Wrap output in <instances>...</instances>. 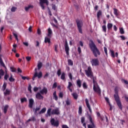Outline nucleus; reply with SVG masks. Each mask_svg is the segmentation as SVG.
<instances>
[{
	"mask_svg": "<svg viewBox=\"0 0 128 128\" xmlns=\"http://www.w3.org/2000/svg\"><path fill=\"white\" fill-rule=\"evenodd\" d=\"M88 119L90 120V122L92 124H88V128H95L96 125H94V121L92 120V116L90 115H88Z\"/></svg>",
	"mask_w": 128,
	"mask_h": 128,
	"instance_id": "obj_8",
	"label": "nucleus"
},
{
	"mask_svg": "<svg viewBox=\"0 0 128 128\" xmlns=\"http://www.w3.org/2000/svg\"><path fill=\"white\" fill-rule=\"evenodd\" d=\"M52 29H50V28H48V37L50 38H52Z\"/></svg>",
	"mask_w": 128,
	"mask_h": 128,
	"instance_id": "obj_16",
	"label": "nucleus"
},
{
	"mask_svg": "<svg viewBox=\"0 0 128 128\" xmlns=\"http://www.w3.org/2000/svg\"><path fill=\"white\" fill-rule=\"evenodd\" d=\"M79 114H82V106H79L78 112Z\"/></svg>",
	"mask_w": 128,
	"mask_h": 128,
	"instance_id": "obj_34",
	"label": "nucleus"
},
{
	"mask_svg": "<svg viewBox=\"0 0 128 128\" xmlns=\"http://www.w3.org/2000/svg\"><path fill=\"white\" fill-rule=\"evenodd\" d=\"M52 112V108H48L47 110V114H46V116L48 118V116H50L52 113H50Z\"/></svg>",
	"mask_w": 128,
	"mask_h": 128,
	"instance_id": "obj_19",
	"label": "nucleus"
},
{
	"mask_svg": "<svg viewBox=\"0 0 128 128\" xmlns=\"http://www.w3.org/2000/svg\"><path fill=\"white\" fill-rule=\"evenodd\" d=\"M120 32L121 34H124V28H120Z\"/></svg>",
	"mask_w": 128,
	"mask_h": 128,
	"instance_id": "obj_40",
	"label": "nucleus"
},
{
	"mask_svg": "<svg viewBox=\"0 0 128 128\" xmlns=\"http://www.w3.org/2000/svg\"><path fill=\"white\" fill-rule=\"evenodd\" d=\"M10 70H11V72H16V69L14 68L11 67L10 68Z\"/></svg>",
	"mask_w": 128,
	"mask_h": 128,
	"instance_id": "obj_45",
	"label": "nucleus"
},
{
	"mask_svg": "<svg viewBox=\"0 0 128 128\" xmlns=\"http://www.w3.org/2000/svg\"><path fill=\"white\" fill-rule=\"evenodd\" d=\"M28 102V100H26V98H22L20 99V102L22 104H23V102Z\"/></svg>",
	"mask_w": 128,
	"mask_h": 128,
	"instance_id": "obj_36",
	"label": "nucleus"
},
{
	"mask_svg": "<svg viewBox=\"0 0 128 128\" xmlns=\"http://www.w3.org/2000/svg\"><path fill=\"white\" fill-rule=\"evenodd\" d=\"M72 96H73L74 98V100H78V94L76 92H74L72 94Z\"/></svg>",
	"mask_w": 128,
	"mask_h": 128,
	"instance_id": "obj_22",
	"label": "nucleus"
},
{
	"mask_svg": "<svg viewBox=\"0 0 128 128\" xmlns=\"http://www.w3.org/2000/svg\"><path fill=\"white\" fill-rule=\"evenodd\" d=\"M65 102L66 106H70V104H72V100L68 98Z\"/></svg>",
	"mask_w": 128,
	"mask_h": 128,
	"instance_id": "obj_20",
	"label": "nucleus"
},
{
	"mask_svg": "<svg viewBox=\"0 0 128 128\" xmlns=\"http://www.w3.org/2000/svg\"><path fill=\"white\" fill-rule=\"evenodd\" d=\"M64 48H65V52L67 56H68V54H70L68 52H70V47L68 46V40H65Z\"/></svg>",
	"mask_w": 128,
	"mask_h": 128,
	"instance_id": "obj_9",
	"label": "nucleus"
},
{
	"mask_svg": "<svg viewBox=\"0 0 128 128\" xmlns=\"http://www.w3.org/2000/svg\"><path fill=\"white\" fill-rule=\"evenodd\" d=\"M34 99L30 98L29 100V108H32V106H34Z\"/></svg>",
	"mask_w": 128,
	"mask_h": 128,
	"instance_id": "obj_14",
	"label": "nucleus"
},
{
	"mask_svg": "<svg viewBox=\"0 0 128 128\" xmlns=\"http://www.w3.org/2000/svg\"><path fill=\"white\" fill-rule=\"evenodd\" d=\"M8 105H6L4 107V114H6V112H8Z\"/></svg>",
	"mask_w": 128,
	"mask_h": 128,
	"instance_id": "obj_31",
	"label": "nucleus"
},
{
	"mask_svg": "<svg viewBox=\"0 0 128 128\" xmlns=\"http://www.w3.org/2000/svg\"><path fill=\"white\" fill-rule=\"evenodd\" d=\"M85 72L88 78H90L92 79L94 83L93 90L94 92L98 94H100L102 90H100V86H98V83H96V82L94 80V74L92 72V68L90 67H88L87 70H85Z\"/></svg>",
	"mask_w": 128,
	"mask_h": 128,
	"instance_id": "obj_1",
	"label": "nucleus"
},
{
	"mask_svg": "<svg viewBox=\"0 0 128 128\" xmlns=\"http://www.w3.org/2000/svg\"><path fill=\"white\" fill-rule=\"evenodd\" d=\"M40 94H48V89L44 87L42 90H40Z\"/></svg>",
	"mask_w": 128,
	"mask_h": 128,
	"instance_id": "obj_15",
	"label": "nucleus"
},
{
	"mask_svg": "<svg viewBox=\"0 0 128 128\" xmlns=\"http://www.w3.org/2000/svg\"><path fill=\"white\" fill-rule=\"evenodd\" d=\"M114 98L118 108H120V110H122V102H120V98L118 97V96L114 94Z\"/></svg>",
	"mask_w": 128,
	"mask_h": 128,
	"instance_id": "obj_4",
	"label": "nucleus"
},
{
	"mask_svg": "<svg viewBox=\"0 0 128 128\" xmlns=\"http://www.w3.org/2000/svg\"><path fill=\"white\" fill-rule=\"evenodd\" d=\"M91 64H92V66H98V60L92 59L91 60Z\"/></svg>",
	"mask_w": 128,
	"mask_h": 128,
	"instance_id": "obj_10",
	"label": "nucleus"
},
{
	"mask_svg": "<svg viewBox=\"0 0 128 128\" xmlns=\"http://www.w3.org/2000/svg\"><path fill=\"white\" fill-rule=\"evenodd\" d=\"M52 10H58L56 6V4H52Z\"/></svg>",
	"mask_w": 128,
	"mask_h": 128,
	"instance_id": "obj_44",
	"label": "nucleus"
},
{
	"mask_svg": "<svg viewBox=\"0 0 128 128\" xmlns=\"http://www.w3.org/2000/svg\"><path fill=\"white\" fill-rule=\"evenodd\" d=\"M34 8V6L32 5H29L28 6L25 8V10H26V12H28V10H30V8Z\"/></svg>",
	"mask_w": 128,
	"mask_h": 128,
	"instance_id": "obj_27",
	"label": "nucleus"
},
{
	"mask_svg": "<svg viewBox=\"0 0 128 128\" xmlns=\"http://www.w3.org/2000/svg\"><path fill=\"white\" fill-rule=\"evenodd\" d=\"M46 111V108H42V110L39 112L40 114H44Z\"/></svg>",
	"mask_w": 128,
	"mask_h": 128,
	"instance_id": "obj_25",
	"label": "nucleus"
},
{
	"mask_svg": "<svg viewBox=\"0 0 128 128\" xmlns=\"http://www.w3.org/2000/svg\"><path fill=\"white\" fill-rule=\"evenodd\" d=\"M4 75V70H0V80L2 78V76H3Z\"/></svg>",
	"mask_w": 128,
	"mask_h": 128,
	"instance_id": "obj_30",
	"label": "nucleus"
},
{
	"mask_svg": "<svg viewBox=\"0 0 128 128\" xmlns=\"http://www.w3.org/2000/svg\"><path fill=\"white\" fill-rule=\"evenodd\" d=\"M78 52L79 54H80L82 52V49L80 48V47H78Z\"/></svg>",
	"mask_w": 128,
	"mask_h": 128,
	"instance_id": "obj_55",
	"label": "nucleus"
},
{
	"mask_svg": "<svg viewBox=\"0 0 128 128\" xmlns=\"http://www.w3.org/2000/svg\"><path fill=\"white\" fill-rule=\"evenodd\" d=\"M36 47L40 46V42H38V41L36 42Z\"/></svg>",
	"mask_w": 128,
	"mask_h": 128,
	"instance_id": "obj_63",
	"label": "nucleus"
},
{
	"mask_svg": "<svg viewBox=\"0 0 128 128\" xmlns=\"http://www.w3.org/2000/svg\"><path fill=\"white\" fill-rule=\"evenodd\" d=\"M120 38H121L122 40H126V38L124 37V36H120Z\"/></svg>",
	"mask_w": 128,
	"mask_h": 128,
	"instance_id": "obj_62",
	"label": "nucleus"
},
{
	"mask_svg": "<svg viewBox=\"0 0 128 128\" xmlns=\"http://www.w3.org/2000/svg\"><path fill=\"white\" fill-rule=\"evenodd\" d=\"M57 86H58V84H56V82H55L52 86V88H56Z\"/></svg>",
	"mask_w": 128,
	"mask_h": 128,
	"instance_id": "obj_50",
	"label": "nucleus"
},
{
	"mask_svg": "<svg viewBox=\"0 0 128 128\" xmlns=\"http://www.w3.org/2000/svg\"><path fill=\"white\" fill-rule=\"evenodd\" d=\"M110 54L112 58H114L115 56H114V50H110Z\"/></svg>",
	"mask_w": 128,
	"mask_h": 128,
	"instance_id": "obj_43",
	"label": "nucleus"
},
{
	"mask_svg": "<svg viewBox=\"0 0 128 128\" xmlns=\"http://www.w3.org/2000/svg\"><path fill=\"white\" fill-rule=\"evenodd\" d=\"M72 86V82H68L67 88H70Z\"/></svg>",
	"mask_w": 128,
	"mask_h": 128,
	"instance_id": "obj_41",
	"label": "nucleus"
},
{
	"mask_svg": "<svg viewBox=\"0 0 128 128\" xmlns=\"http://www.w3.org/2000/svg\"><path fill=\"white\" fill-rule=\"evenodd\" d=\"M114 14L116 16H118V9L114 8Z\"/></svg>",
	"mask_w": 128,
	"mask_h": 128,
	"instance_id": "obj_29",
	"label": "nucleus"
},
{
	"mask_svg": "<svg viewBox=\"0 0 128 128\" xmlns=\"http://www.w3.org/2000/svg\"><path fill=\"white\" fill-rule=\"evenodd\" d=\"M68 66H74V62L72 60H68Z\"/></svg>",
	"mask_w": 128,
	"mask_h": 128,
	"instance_id": "obj_33",
	"label": "nucleus"
},
{
	"mask_svg": "<svg viewBox=\"0 0 128 128\" xmlns=\"http://www.w3.org/2000/svg\"><path fill=\"white\" fill-rule=\"evenodd\" d=\"M105 100H106V102H108V104H110V100H108V98L106 97Z\"/></svg>",
	"mask_w": 128,
	"mask_h": 128,
	"instance_id": "obj_64",
	"label": "nucleus"
},
{
	"mask_svg": "<svg viewBox=\"0 0 128 128\" xmlns=\"http://www.w3.org/2000/svg\"><path fill=\"white\" fill-rule=\"evenodd\" d=\"M28 90H29V92H30V94H32V85L30 84L28 87Z\"/></svg>",
	"mask_w": 128,
	"mask_h": 128,
	"instance_id": "obj_48",
	"label": "nucleus"
},
{
	"mask_svg": "<svg viewBox=\"0 0 128 128\" xmlns=\"http://www.w3.org/2000/svg\"><path fill=\"white\" fill-rule=\"evenodd\" d=\"M102 30L104 32H106V25H104L102 26Z\"/></svg>",
	"mask_w": 128,
	"mask_h": 128,
	"instance_id": "obj_32",
	"label": "nucleus"
},
{
	"mask_svg": "<svg viewBox=\"0 0 128 128\" xmlns=\"http://www.w3.org/2000/svg\"><path fill=\"white\" fill-rule=\"evenodd\" d=\"M61 80H66V73L62 72L61 77H60Z\"/></svg>",
	"mask_w": 128,
	"mask_h": 128,
	"instance_id": "obj_28",
	"label": "nucleus"
},
{
	"mask_svg": "<svg viewBox=\"0 0 128 128\" xmlns=\"http://www.w3.org/2000/svg\"><path fill=\"white\" fill-rule=\"evenodd\" d=\"M102 11L101 10H99L98 13H97V18H100V16H101L102 15Z\"/></svg>",
	"mask_w": 128,
	"mask_h": 128,
	"instance_id": "obj_42",
	"label": "nucleus"
},
{
	"mask_svg": "<svg viewBox=\"0 0 128 128\" xmlns=\"http://www.w3.org/2000/svg\"><path fill=\"white\" fill-rule=\"evenodd\" d=\"M61 72H60V70H58L57 72V74L58 76H60V74H61Z\"/></svg>",
	"mask_w": 128,
	"mask_h": 128,
	"instance_id": "obj_52",
	"label": "nucleus"
},
{
	"mask_svg": "<svg viewBox=\"0 0 128 128\" xmlns=\"http://www.w3.org/2000/svg\"><path fill=\"white\" fill-rule=\"evenodd\" d=\"M10 94V90L8 89H6L5 92H4V96H8Z\"/></svg>",
	"mask_w": 128,
	"mask_h": 128,
	"instance_id": "obj_21",
	"label": "nucleus"
},
{
	"mask_svg": "<svg viewBox=\"0 0 128 128\" xmlns=\"http://www.w3.org/2000/svg\"><path fill=\"white\" fill-rule=\"evenodd\" d=\"M107 27L108 30H110V28H112V24H110V23H108L107 25Z\"/></svg>",
	"mask_w": 128,
	"mask_h": 128,
	"instance_id": "obj_37",
	"label": "nucleus"
},
{
	"mask_svg": "<svg viewBox=\"0 0 128 128\" xmlns=\"http://www.w3.org/2000/svg\"><path fill=\"white\" fill-rule=\"evenodd\" d=\"M16 7H14V6H12V8H11V12H16Z\"/></svg>",
	"mask_w": 128,
	"mask_h": 128,
	"instance_id": "obj_39",
	"label": "nucleus"
},
{
	"mask_svg": "<svg viewBox=\"0 0 128 128\" xmlns=\"http://www.w3.org/2000/svg\"><path fill=\"white\" fill-rule=\"evenodd\" d=\"M6 83L4 82L3 86H2V90L3 92H4L6 90Z\"/></svg>",
	"mask_w": 128,
	"mask_h": 128,
	"instance_id": "obj_38",
	"label": "nucleus"
},
{
	"mask_svg": "<svg viewBox=\"0 0 128 128\" xmlns=\"http://www.w3.org/2000/svg\"><path fill=\"white\" fill-rule=\"evenodd\" d=\"M37 66L38 68V70H40L42 68V62H39Z\"/></svg>",
	"mask_w": 128,
	"mask_h": 128,
	"instance_id": "obj_26",
	"label": "nucleus"
},
{
	"mask_svg": "<svg viewBox=\"0 0 128 128\" xmlns=\"http://www.w3.org/2000/svg\"><path fill=\"white\" fill-rule=\"evenodd\" d=\"M13 36H14L15 37L16 40H18V34H16L14 32L13 33Z\"/></svg>",
	"mask_w": 128,
	"mask_h": 128,
	"instance_id": "obj_49",
	"label": "nucleus"
},
{
	"mask_svg": "<svg viewBox=\"0 0 128 128\" xmlns=\"http://www.w3.org/2000/svg\"><path fill=\"white\" fill-rule=\"evenodd\" d=\"M59 96L61 98H64V93L62 92H60L59 94Z\"/></svg>",
	"mask_w": 128,
	"mask_h": 128,
	"instance_id": "obj_51",
	"label": "nucleus"
},
{
	"mask_svg": "<svg viewBox=\"0 0 128 128\" xmlns=\"http://www.w3.org/2000/svg\"><path fill=\"white\" fill-rule=\"evenodd\" d=\"M85 102H86V104L89 110V111L90 112V114H92V108H90V103L88 102V98H86Z\"/></svg>",
	"mask_w": 128,
	"mask_h": 128,
	"instance_id": "obj_11",
	"label": "nucleus"
},
{
	"mask_svg": "<svg viewBox=\"0 0 128 128\" xmlns=\"http://www.w3.org/2000/svg\"><path fill=\"white\" fill-rule=\"evenodd\" d=\"M58 46L55 45L54 46V50L56 52H58Z\"/></svg>",
	"mask_w": 128,
	"mask_h": 128,
	"instance_id": "obj_56",
	"label": "nucleus"
},
{
	"mask_svg": "<svg viewBox=\"0 0 128 128\" xmlns=\"http://www.w3.org/2000/svg\"><path fill=\"white\" fill-rule=\"evenodd\" d=\"M23 44L26 46H28V42H23Z\"/></svg>",
	"mask_w": 128,
	"mask_h": 128,
	"instance_id": "obj_61",
	"label": "nucleus"
},
{
	"mask_svg": "<svg viewBox=\"0 0 128 128\" xmlns=\"http://www.w3.org/2000/svg\"><path fill=\"white\" fill-rule=\"evenodd\" d=\"M9 80L11 82H14V78H12V75H11V76L9 78Z\"/></svg>",
	"mask_w": 128,
	"mask_h": 128,
	"instance_id": "obj_46",
	"label": "nucleus"
},
{
	"mask_svg": "<svg viewBox=\"0 0 128 128\" xmlns=\"http://www.w3.org/2000/svg\"><path fill=\"white\" fill-rule=\"evenodd\" d=\"M82 86L86 90V88H88V84H86V82H84L82 84Z\"/></svg>",
	"mask_w": 128,
	"mask_h": 128,
	"instance_id": "obj_35",
	"label": "nucleus"
},
{
	"mask_svg": "<svg viewBox=\"0 0 128 128\" xmlns=\"http://www.w3.org/2000/svg\"><path fill=\"white\" fill-rule=\"evenodd\" d=\"M76 84L78 88H81L82 86V81H80V80H78L76 81Z\"/></svg>",
	"mask_w": 128,
	"mask_h": 128,
	"instance_id": "obj_23",
	"label": "nucleus"
},
{
	"mask_svg": "<svg viewBox=\"0 0 128 128\" xmlns=\"http://www.w3.org/2000/svg\"><path fill=\"white\" fill-rule=\"evenodd\" d=\"M9 76V75L6 74L4 76L5 80H8V78Z\"/></svg>",
	"mask_w": 128,
	"mask_h": 128,
	"instance_id": "obj_47",
	"label": "nucleus"
},
{
	"mask_svg": "<svg viewBox=\"0 0 128 128\" xmlns=\"http://www.w3.org/2000/svg\"><path fill=\"white\" fill-rule=\"evenodd\" d=\"M53 98L54 100L57 101L58 100V97L56 95V91H54L53 93Z\"/></svg>",
	"mask_w": 128,
	"mask_h": 128,
	"instance_id": "obj_18",
	"label": "nucleus"
},
{
	"mask_svg": "<svg viewBox=\"0 0 128 128\" xmlns=\"http://www.w3.org/2000/svg\"><path fill=\"white\" fill-rule=\"evenodd\" d=\"M36 98L38 100H44V96L41 95L40 92H38L36 95Z\"/></svg>",
	"mask_w": 128,
	"mask_h": 128,
	"instance_id": "obj_13",
	"label": "nucleus"
},
{
	"mask_svg": "<svg viewBox=\"0 0 128 128\" xmlns=\"http://www.w3.org/2000/svg\"><path fill=\"white\" fill-rule=\"evenodd\" d=\"M50 122L52 126H56V128H58V126H60V122L58 120H56L54 118H52Z\"/></svg>",
	"mask_w": 128,
	"mask_h": 128,
	"instance_id": "obj_6",
	"label": "nucleus"
},
{
	"mask_svg": "<svg viewBox=\"0 0 128 128\" xmlns=\"http://www.w3.org/2000/svg\"><path fill=\"white\" fill-rule=\"evenodd\" d=\"M104 52L106 54V56H108V48H106L104 47Z\"/></svg>",
	"mask_w": 128,
	"mask_h": 128,
	"instance_id": "obj_54",
	"label": "nucleus"
},
{
	"mask_svg": "<svg viewBox=\"0 0 128 128\" xmlns=\"http://www.w3.org/2000/svg\"><path fill=\"white\" fill-rule=\"evenodd\" d=\"M68 76H69L70 80H72V74H71V73H70L69 75H68Z\"/></svg>",
	"mask_w": 128,
	"mask_h": 128,
	"instance_id": "obj_58",
	"label": "nucleus"
},
{
	"mask_svg": "<svg viewBox=\"0 0 128 128\" xmlns=\"http://www.w3.org/2000/svg\"><path fill=\"white\" fill-rule=\"evenodd\" d=\"M89 46L94 56L98 58V56H100V50L96 46V44H94L92 40L90 41Z\"/></svg>",
	"mask_w": 128,
	"mask_h": 128,
	"instance_id": "obj_2",
	"label": "nucleus"
},
{
	"mask_svg": "<svg viewBox=\"0 0 128 128\" xmlns=\"http://www.w3.org/2000/svg\"><path fill=\"white\" fill-rule=\"evenodd\" d=\"M0 65L2 66H3V68H4L5 70H6V64H4V61L2 60V59L0 57Z\"/></svg>",
	"mask_w": 128,
	"mask_h": 128,
	"instance_id": "obj_17",
	"label": "nucleus"
},
{
	"mask_svg": "<svg viewBox=\"0 0 128 128\" xmlns=\"http://www.w3.org/2000/svg\"><path fill=\"white\" fill-rule=\"evenodd\" d=\"M44 42L46 44V42H48V44H50V38L48 37L45 38Z\"/></svg>",
	"mask_w": 128,
	"mask_h": 128,
	"instance_id": "obj_24",
	"label": "nucleus"
},
{
	"mask_svg": "<svg viewBox=\"0 0 128 128\" xmlns=\"http://www.w3.org/2000/svg\"><path fill=\"white\" fill-rule=\"evenodd\" d=\"M44 4L46 6H48V0H40V4L42 8V10H44Z\"/></svg>",
	"mask_w": 128,
	"mask_h": 128,
	"instance_id": "obj_7",
	"label": "nucleus"
},
{
	"mask_svg": "<svg viewBox=\"0 0 128 128\" xmlns=\"http://www.w3.org/2000/svg\"><path fill=\"white\" fill-rule=\"evenodd\" d=\"M84 120H86V118H84V117H82L81 118V122H82V124H84Z\"/></svg>",
	"mask_w": 128,
	"mask_h": 128,
	"instance_id": "obj_53",
	"label": "nucleus"
},
{
	"mask_svg": "<svg viewBox=\"0 0 128 128\" xmlns=\"http://www.w3.org/2000/svg\"><path fill=\"white\" fill-rule=\"evenodd\" d=\"M26 60H28V62H30V60H32V57L30 56H26Z\"/></svg>",
	"mask_w": 128,
	"mask_h": 128,
	"instance_id": "obj_57",
	"label": "nucleus"
},
{
	"mask_svg": "<svg viewBox=\"0 0 128 128\" xmlns=\"http://www.w3.org/2000/svg\"><path fill=\"white\" fill-rule=\"evenodd\" d=\"M52 114H60V110H58V108H56L53 110L52 112Z\"/></svg>",
	"mask_w": 128,
	"mask_h": 128,
	"instance_id": "obj_12",
	"label": "nucleus"
},
{
	"mask_svg": "<svg viewBox=\"0 0 128 128\" xmlns=\"http://www.w3.org/2000/svg\"><path fill=\"white\" fill-rule=\"evenodd\" d=\"M40 110V108L38 107V108H36L35 109V114H36V112H38V110Z\"/></svg>",
	"mask_w": 128,
	"mask_h": 128,
	"instance_id": "obj_59",
	"label": "nucleus"
},
{
	"mask_svg": "<svg viewBox=\"0 0 128 128\" xmlns=\"http://www.w3.org/2000/svg\"><path fill=\"white\" fill-rule=\"evenodd\" d=\"M76 22L77 24V26H78V30L79 32H80V34H82V28L84 25V23H82V21L80 20H76Z\"/></svg>",
	"mask_w": 128,
	"mask_h": 128,
	"instance_id": "obj_3",
	"label": "nucleus"
},
{
	"mask_svg": "<svg viewBox=\"0 0 128 128\" xmlns=\"http://www.w3.org/2000/svg\"><path fill=\"white\" fill-rule=\"evenodd\" d=\"M37 70L38 69L36 68H35V73L32 77V80H34V79L36 78V76L38 78H40L42 76V72H40L38 74V72H36Z\"/></svg>",
	"mask_w": 128,
	"mask_h": 128,
	"instance_id": "obj_5",
	"label": "nucleus"
},
{
	"mask_svg": "<svg viewBox=\"0 0 128 128\" xmlns=\"http://www.w3.org/2000/svg\"><path fill=\"white\" fill-rule=\"evenodd\" d=\"M34 90L35 92H38V87H34Z\"/></svg>",
	"mask_w": 128,
	"mask_h": 128,
	"instance_id": "obj_60",
	"label": "nucleus"
}]
</instances>
